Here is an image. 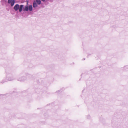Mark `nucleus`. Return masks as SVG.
<instances>
[{
  "instance_id": "nucleus-5",
  "label": "nucleus",
  "mask_w": 128,
  "mask_h": 128,
  "mask_svg": "<svg viewBox=\"0 0 128 128\" xmlns=\"http://www.w3.org/2000/svg\"><path fill=\"white\" fill-rule=\"evenodd\" d=\"M25 78L24 77H23L22 78H18V80L20 81H23L24 80Z\"/></svg>"
},
{
  "instance_id": "nucleus-9",
  "label": "nucleus",
  "mask_w": 128,
  "mask_h": 128,
  "mask_svg": "<svg viewBox=\"0 0 128 128\" xmlns=\"http://www.w3.org/2000/svg\"><path fill=\"white\" fill-rule=\"evenodd\" d=\"M4 82H3V81H2V83H3Z\"/></svg>"
},
{
  "instance_id": "nucleus-11",
  "label": "nucleus",
  "mask_w": 128,
  "mask_h": 128,
  "mask_svg": "<svg viewBox=\"0 0 128 128\" xmlns=\"http://www.w3.org/2000/svg\"><path fill=\"white\" fill-rule=\"evenodd\" d=\"M83 59H84V60H85V58H84Z\"/></svg>"
},
{
  "instance_id": "nucleus-10",
  "label": "nucleus",
  "mask_w": 128,
  "mask_h": 128,
  "mask_svg": "<svg viewBox=\"0 0 128 128\" xmlns=\"http://www.w3.org/2000/svg\"><path fill=\"white\" fill-rule=\"evenodd\" d=\"M0 96H3V95L2 94H0Z\"/></svg>"
},
{
  "instance_id": "nucleus-4",
  "label": "nucleus",
  "mask_w": 128,
  "mask_h": 128,
  "mask_svg": "<svg viewBox=\"0 0 128 128\" xmlns=\"http://www.w3.org/2000/svg\"><path fill=\"white\" fill-rule=\"evenodd\" d=\"M33 6L34 8L38 6L37 4L34 1L33 2Z\"/></svg>"
},
{
  "instance_id": "nucleus-8",
  "label": "nucleus",
  "mask_w": 128,
  "mask_h": 128,
  "mask_svg": "<svg viewBox=\"0 0 128 128\" xmlns=\"http://www.w3.org/2000/svg\"><path fill=\"white\" fill-rule=\"evenodd\" d=\"M46 0H41L43 2H44Z\"/></svg>"
},
{
  "instance_id": "nucleus-3",
  "label": "nucleus",
  "mask_w": 128,
  "mask_h": 128,
  "mask_svg": "<svg viewBox=\"0 0 128 128\" xmlns=\"http://www.w3.org/2000/svg\"><path fill=\"white\" fill-rule=\"evenodd\" d=\"M8 4H10L11 6H12L14 5L15 3V0H8Z\"/></svg>"
},
{
  "instance_id": "nucleus-7",
  "label": "nucleus",
  "mask_w": 128,
  "mask_h": 128,
  "mask_svg": "<svg viewBox=\"0 0 128 128\" xmlns=\"http://www.w3.org/2000/svg\"><path fill=\"white\" fill-rule=\"evenodd\" d=\"M14 79L12 78H8V80L6 81V82H7L8 81H11L13 80Z\"/></svg>"
},
{
  "instance_id": "nucleus-2",
  "label": "nucleus",
  "mask_w": 128,
  "mask_h": 128,
  "mask_svg": "<svg viewBox=\"0 0 128 128\" xmlns=\"http://www.w3.org/2000/svg\"><path fill=\"white\" fill-rule=\"evenodd\" d=\"M23 6H24L23 5H21L20 6L18 4H17L14 6V9L16 11L19 10V12H21L22 10Z\"/></svg>"
},
{
  "instance_id": "nucleus-1",
  "label": "nucleus",
  "mask_w": 128,
  "mask_h": 128,
  "mask_svg": "<svg viewBox=\"0 0 128 128\" xmlns=\"http://www.w3.org/2000/svg\"><path fill=\"white\" fill-rule=\"evenodd\" d=\"M26 2V5L24 7L23 9V10L24 11H28L29 10L30 11H32L33 9L32 7V5H30L28 6V3L29 2L28 0H27Z\"/></svg>"
},
{
  "instance_id": "nucleus-6",
  "label": "nucleus",
  "mask_w": 128,
  "mask_h": 128,
  "mask_svg": "<svg viewBox=\"0 0 128 128\" xmlns=\"http://www.w3.org/2000/svg\"><path fill=\"white\" fill-rule=\"evenodd\" d=\"M36 2L38 5H40L41 4V1L40 0H36Z\"/></svg>"
}]
</instances>
